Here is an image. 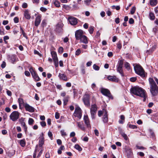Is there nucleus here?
I'll return each mask as SVG.
<instances>
[{"instance_id":"46","label":"nucleus","mask_w":158,"mask_h":158,"mask_svg":"<svg viewBox=\"0 0 158 158\" xmlns=\"http://www.w3.org/2000/svg\"><path fill=\"white\" fill-rule=\"evenodd\" d=\"M14 21L15 23H17L19 22V18L17 17H16L14 19Z\"/></svg>"},{"instance_id":"13","label":"nucleus","mask_w":158,"mask_h":158,"mask_svg":"<svg viewBox=\"0 0 158 158\" xmlns=\"http://www.w3.org/2000/svg\"><path fill=\"white\" fill-rule=\"evenodd\" d=\"M101 92L102 94L108 97H110L111 96L110 92L107 89L102 88L101 90Z\"/></svg>"},{"instance_id":"35","label":"nucleus","mask_w":158,"mask_h":158,"mask_svg":"<svg viewBox=\"0 0 158 158\" xmlns=\"http://www.w3.org/2000/svg\"><path fill=\"white\" fill-rule=\"evenodd\" d=\"M123 60H120L118 61V67H123Z\"/></svg>"},{"instance_id":"17","label":"nucleus","mask_w":158,"mask_h":158,"mask_svg":"<svg viewBox=\"0 0 158 158\" xmlns=\"http://www.w3.org/2000/svg\"><path fill=\"white\" fill-rule=\"evenodd\" d=\"M29 10H25L24 11V16L27 19H30L31 18V14L29 13Z\"/></svg>"},{"instance_id":"39","label":"nucleus","mask_w":158,"mask_h":158,"mask_svg":"<svg viewBox=\"0 0 158 158\" xmlns=\"http://www.w3.org/2000/svg\"><path fill=\"white\" fill-rule=\"evenodd\" d=\"M121 135L126 140H127L128 139V137L127 135L125 134L124 133H122L121 134Z\"/></svg>"},{"instance_id":"64","label":"nucleus","mask_w":158,"mask_h":158,"mask_svg":"<svg viewBox=\"0 0 158 158\" xmlns=\"http://www.w3.org/2000/svg\"><path fill=\"white\" fill-rule=\"evenodd\" d=\"M75 135V133L74 132H71L70 135V137H74Z\"/></svg>"},{"instance_id":"50","label":"nucleus","mask_w":158,"mask_h":158,"mask_svg":"<svg viewBox=\"0 0 158 158\" xmlns=\"http://www.w3.org/2000/svg\"><path fill=\"white\" fill-rule=\"evenodd\" d=\"M129 128L133 129L136 128H137V126H136L131 124H129Z\"/></svg>"},{"instance_id":"6","label":"nucleus","mask_w":158,"mask_h":158,"mask_svg":"<svg viewBox=\"0 0 158 158\" xmlns=\"http://www.w3.org/2000/svg\"><path fill=\"white\" fill-rule=\"evenodd\" d=\"M29 71L31 73L32 77L35 81H39L40 80V78L38 76L37 74L34 70L32 67H31L29 69Z\"/></svg>"},{"instance_id":"25","label":"nucleus","mask_w":158,"mask_h":158,"mask_svg":"<svg viewBox=\"0 0 158 158\" xmlns=\"http://www.w3.org/2000/svg\"><path fill=\"white\" fill-rule=\"evenodd\" d=\"M20 31H21L22 33L23 36H24L26 39H28V37L26 34L25 32L22 27H21V26H20Z\"/></svg>"},{"instance_id":"3","label":"nucleus","mask_w":158,"mask_h":158,"mask_svg":"<svg viewBox=\"0 0 158 158\" xmlns=\"http://www.w3.org/2000/svg\"><path fill=\"white\" fill-rule=\"evenodd\" d=\"M134 69L135 73L142 77H145V71L143 68L139 64L134 66Z\"/></svg>"},{"instance_id":"45","label":"nucleus","mask_w":158,"mask_h":158,"mask_svg":"<svg viewBox=\"0 0 158 158\" xmlns=\"http://www.w3.org/2000/svg\"><path fill=\"white\" fill-rule=\"evenodd\" d=\"M129 23L130 24H133L134 23V19L132 18H130L129 20Z\"/></svg>"},{"instance_id":"43","label":"nucleus","mask_w":158,"mask_h":158,"mask_svg":"<svg viewBox=\"0 0 158 158\" xmlns=\"http://www.w3.org/2000/svg\"><path fill=\"white\" fill-rule=\"evenodd\" d=\"M153 52L151 49H149V50H147L146 52V54H147V55H150Z\"/></svg>"},{"instance_id":"28","label":"nucleus","mask_w":158,"mask_h":158,"mask_svg":"<svg viewBox=\"0 0 158 158\" xmlns=\"http://www.w3.org/2000/svg\"><path fill=\"white\" fill-rule=\"evenodd\" d=\"M19 144L22 147H24L26 145V142L25 139L21 140L19 141Z\"/></svg>"},{"instance_id":"41","label":"nucleus","mask_w":158,"mask_h":158,"mask_svg":"<svg viewBox=\"0 0 158 158\" xmlns=\"http://www.w3.org/2000/svg\"><path fill=\"white\" fill-rule=\"evenodd\" d=\"M92 0H85L84 2L85 4L87 6H89Z\"/></svg>"},{"instance_id":"37","label":"nucleus","mask_w":158,"mask_h":158,"mask_svg":"<svg viewBox=\"0 0 158 158\" xmlns=\"http://www.w3.org/2000/svg\"><path fill=\"white\" fill-rule=\"evenodd\" d=\"M23 121L24 119L23 118H22L19 120L20 123H21L22 126L23 127L26 126L25 123Z\"/></svg>"},{"instance_id":"5","label":"nucleus","mask_w":158,"mask_h":158,"mask_svg":"<svg viewBox=\"0 0 158 158\" xmlns=\"http://www.w3.org/2000/svg\"><path fill=\"white\" fill-rule=\"evenodd\" d=\"M73 115L75 117H77L80 119L82 117L81 110L80 107L77 106L76 107Z\"/></svg>"},{"instance_id":"23","label":"nucleus","mask_w":158,"mask_h":158,"mask_svg":"<svg viewBox=\"0 0 158 158\" xmlns=\"http://www.w3.org/2000/svg\"><path fill=\"white\" fill-rule=\"evenodd\" d=\"M51 54L52 56V59H58L57 54L56 52L52 51L51 52Z\"/></svg>"},{"instance_id":"58","label":"nucleus","mask_w":158,"mask_h":158,"mask_svg":"<svg viewBox=\"0 0 158 158\" xmlns=\"http://www.w3.org/2000/svg\"><path fill=\"white\" fill-rule=\"evenodd\" d=\"M18 101L19 105H20L23 103V99L22 98H19L18 99Z\"/></svg>"},{"instance_id":"29","label":"nucleus","mask_w":158,"mask_h":158,"mask_svg":"<svg viewBox=\"0 0 158 158\" xmlns=\"http://www.w3.org/2000/svg\"><path fill=\"white\" fill-rule=\"evenodd\" d=\"M69 98V97L68 96H66L63 99L64 105L65 106L67 105Z\"/></svg>"},{"instance_id":"4","label":"nucleus","mask_w":158,"mask_h":158,"mask_svg":"<svg viewBox=\"0 0 158 158\" xmlns=\"http://www.w3.org/2000/svg\"><path fill=\"white\" fill-rule=\"evenodd\" d=\"M97 110V106L95 104H92L90 109V112L92 119L95 118V116Z\"/></svg>"},{"instance_id":"55","label":"nucleus","mask_w":158,"mask_h":158,"mask_svg":"<svg viewBox=\"0 0 158 158\" xmlns=\"http://www.w3.org/2000/svg\"><path fill=\"white\" fill-rule=\"evenodd\" d=\"M24 73H25V75L27 77H29V76H30V72L27 71H25Z\"/></svg>"},{"instance_id":"53","label":"nucleus","mask_w":158,"mask_h":158,"mask_svg":"<svg viewBox=\"0 0 158 158\" xmlns=\"http://www.w3.org/2000/svg\"><path fill=\"white\" fill-rule=\"evenodd\" d=\"M55 117L56 119H58L60 117V114H59L57 112H56L55 113Z\"/></svg>"},{"instance_id":"52","label":"nucleus","mask_w":158,"mask_h":158,"mask_svg":"<svg viewBox=\"0 0 158 158\" xmlns=\"http://www.w3.org/2000/svg\"><path fill=\"white\" fill-rule=\"evenodd\" d=\"M136 80L137 78L136 77H132L130 79V81L132 82L135 81Z\"/></svg>"},{"instance_id":"7","label":"nucleus","mask_w":158,"mask_h":158,"mask_svg":"<svg viewBox=\"0 0 158 158\" xmlns=\"http://www.w3.org/2000/svg\"><path fill=\"white\" fill-rule=\"evenodd\" d=\"M19 113L17 111H13L10 115V118L13 121L16 120L19 118Z\"/></svg>"},{"instance_id":"62","label":"nucleus","mask_w":158,"mask_h":158,"mask_svg":"<svg viewBox=\"0 0 158 158\" xmlns=\"http://www.w3.org/2000/svg\"><path fill=\"white\" fill-rule=\"evenodd\" d=\"M107 55L109 57H110L113 56V53L111 52H109L108 53Z\"/></svg>"},{"instance_id":"30","label":"nucleus","mask_w":158,"mask_h":158,"mask_svg":"<svg viewBox=\"0 0 158 158\" xmlns=\"http://www.w3.org/2000/svg\"><path fill=\"white\" fill-rule=\"evenodd\" d=\"M124 66L125 68L128 70L129 71L131 69L130 65L127 62H126L124 64Z\"/></svg>"},{"instance_id":"57","label":"nucleus","mask_w":158,"mask_h":158,"mask_svg":"<svg viewBox=\"0 0 158 158\" xmlns=\"http://www.w3.org/2000/svg\"><path fill=\"white\" fill-rule=\"evenodd\" d=\"M27 6H27V3H25V2H24L22 4V7L23 8H27Z\"/></svg>"},{"instance_id":"63","label":"nucleus","mask_w":158,"mask_h":158,"mask_svg":"<svg viewBox=\"0 0 158 158\" xmlns=\"http://www.w3.org/2000/svg\"><path fill=\"white\" fill-rule=\"evenodd\" d=\"M115 22L116 24H118L119 23V19L118 18H116L115 20Z\"/></svg>"},{"instance_id":"10","label":"nucleus","mask_w":158,"mask_h":158,"mask_svg":"<svg viewBox=\"0 0 158 158\" xmlns=\"http://www.w3.org/2000/svg\"><path fill=\"white\" fill-rule=\"evenodd\" d=\"M70 23L72 25H76L77 23V19L73 17H70L68 18Z\"/></svg>"},{"instance_id":"2","label":"nucleus","mask_w":158,"mask_h":158,"mask_svg":"<svg viewBox=\"0 0 158 158\" xmlns=\"http://www.w3.org/2000/svg\"><path fill=\"white\" fill-rule=\"evenodd\" d=\"M150 86V92L153 96H157L158 93V87L154 80L151 78L148 79Z\"/></svg>"},{"instance_id":"1","label":"nucleus","mask_w":158,"mask_h":158,"mask_svg":"<svg viewBox=\"0 0 158 158\" xmlns=\"http://www.w3.org/2000/svg\"><path fill=\"white\" fill-rule=\"evenodd\" d=\"M130 91L132 94L137 96L143 98V100L144 101H145L146 94L144 90L140 88L134 87L131 88Z\"/></svg>"},{"instance_id":"56","label":"nucleus","mask_w":158,"mask_h":158,"mask_svg":"<svg viewBox=\"0 0 158 158\" xmlns=\"http://www.w3.org/2000/svg\"><path fill=\"white\" fill-rule=\"evenodd\" d=\"M155 12L157 16H158V6L156 7L154 9Z\"/></svg>"},{"instance_id":"51","label":"nucleus","mask_w":158,"mask_h":158,"mask_svg":"<svg viewBox=\"0 0 158 158\" xmlns=\"http://www.w3.org/2000/svg\"><path fill=\"white\" fill-rule=\"evenodd\" d=\"M40 10L43 12H45L47 10V9L46 8H45L43 7H41L40 8Z\"/></svg>"},{"instance_id":"9","label":"nucleus","mask_w":158,"mask_h":158,"mask_svg":"<svg viewBox=\"0 0 158 158\" xmlns=\"http://www.w3.org/2000/svg\"><path fill=\"white\" fill-rule=\"evenodd\" d=\"M83 35V31L81 30H77L75 32V37L77 40H79Z\"/></svg>"},{"instance_id":"27","label":"nucleus","mask_w":158,"mask_h":158,"mask_svg":"<svg viewBox=\"0 0 158 158\" xmlns=\"http://www.w3.org/2000/svg\"><path fill=\"white\" fill-rule=\"evenodd\" d=\"M117 71L120 74L121 76L123 77L124 74L122 69V67H118Z\"/></svg>"},{"instance_id":"33","label":"nucleus","mask_w":158,"mask_h":158,"mask_svg":"<svg viewBox=\"0 0 158 158\" xmlns=\"http://www.w3.org/2000/svg\"><path fill=\"white\" fill-rule=\"evenodd\" d=\"M47 25L46 21L45 19H44L42 20L41 23V26L43 28L46 26Z\"/></svg>"},{"instance_id":"31","label":"nucleus","mask_w":158,"mask_h":158,"mask_svg":"<svg viewBox=\"0 0 158 158\" xmlns=\"http://www.w3.org/2000/svg\"><path fill=\"white\" fill-rule=\"evenodd\" d=\"M74 148L79 151H81L82 150V148L78 144L75 145Z\"/></svg>"},{"instance_id":"34","label":"nucleus","mask_w":158,"mask_h":158,"mask_svg":"<svg viewBox=\"0 0 158 158\" xmlns=\"http://www.w3.org/2000/svg\"><path fill=\"white\" fill-rule=\"evenodd\" d=\"M54 4L55 6L57 7H59L60 6V3L59 1H58L57 0H56L54 2Z\"/></svg>"},{"instance_id":"44","label":"nucleus","mask_w":158,"mask_h":158,"mask_svg":"<svg viewBox=\"0 0 158 158\" xmlns=\"http://www.w3.org/2000/svg\"><path fill=\"white\" fill-rule=\"evenodd\" d=\"M94 69L96 70H98L99 69V67L95 64H94L93 66Z\"/></svg>"},{"instance_id":"11","label":"nucleus","mask_w":158,"mask_h":158,"mask_svg":"<svg viewBox=\"0 0 158 158\" xmlns=\"http://www.w3.org/2000/svg\"><path fill=\"white\" fill-rule=\"evenodd\" d=\"M83 120L85 123L88 128H91L90 124V121L88 116L87 115H85L83 118Z\"/></svg>"},{"instance_id":"18","label":"nucleus","mask_w":158,"mask_h":158,"mask_svg":"<svg viewBox=\"0 0 158 158\" xmlns=\"http://www.w3.org/2000/svg\"><path fill=\"white\" fill-rule=\"evenodd\" d=\"M44 143V134L43 133H42L39 140V145L40 147H42Z\"/></svg>"},{"instance_id":"22","label":"nucleus","mask_w":158,"mask_h":158,"mask_svg":"<svg viewBox=\"0 0 158 158\" xmlns=\"http://www.w3.org/2000/svg\"><path fill=\"white\" fill-rule=\"evenodd\" d=\"M105 111H106L105 110ZM103 118V121L104 123H107L108 121V119L107 117V112L105 111V113L104 114V115L102 118Z\"/></svg>"},{"instance_id":"12","label":"nucleus","mask_w":158,"mask_h":158,"mask_svg":"<svg viewBox=\"0 0 158 158\" xmlns=\"http://www.w3.org/2000/svg\"><path fill=\"white\" fill-rule=\"evenodd\" d=\"M41 15H38L35 19V25L37 27L40 24L41 21Z\"/></svg>"},{"instance_id":"48","label":"nucleus","mask_w":158,"mask_h":158,"mask_svg":"<svg viewBox=\"0 0 158 158\" xmlns=\"http://www.w3.org/2000/svg\"><path fill=\"white\" fill-rule=\"evenodd\" d=\"M81 53V51L80 49H77L76 51L75 55H76L78 56Z\"/></svg>"},{"instance_id":"16","label":"nucleus","mask_w":158,"mask_h":158,"mask_svg":"<svg viewBox=\"0 0 158 158\" xmlns=\"http://www.w3.org/2000/svg\"><path fill=\"white\" fill-rule=\"evenodd\" d=\"M108 79L112 81L115 82H118L119 81V79L117 78L116 76H109L107 77Z\"/></svg>"},{"instance_id":"49","label":"nucleus","mask_w":158,"mask_h":158,"mask_svg":"<svg viewBox=\"0 0 158 158\" xmlns=\"http://www.w3.org/2000/svg\"><path fill=\"white\" fill-rule=\"evenodd\" d=\"M156 44H154L151 48H150V49H151L152 51L153 52L156 49Z\"/></svg>"},{"instance_id":"36","label":"nucleus","mask_w":158,"mask_h":158,"mask_svg":"<svg viewBox=\"0 0 158 158\" xmlns=\"http://www.w3.org/2000/svg\"><path fill=\"white\" fill-rule=\"evenodd\" d=\"M94 31V27L93 26H90L89 27V31L90 34H92L93 32Z\"/></svg>"},{"instance_id":"19","label":"nucleus","mask_w":158,"mask_h":158,"mask_svg":"<svg viewBox=\"0 0 158 158\" xmlns=\"http://www.w3.org/2000/svg\"><path fill=\"white\" fill-rule=\"evenodd\" d=\"M58 77L60 80L65 81H67L68 80L67 77L64 74L59 73Z\"/></svg>"},{"instance_id":"40","label":"nucleus","mask_w":158,"mask_h":158,"mask_svg":"<svg viewBox=\"0 0 158 158\" xmlns=\"http://www.w3.org/2000/svg\"><path fill=\"white\" fill-rule=\"evenodd\" d=\"M34 122V120L32 118H30L29 119L28 123L29 125H32L33 124Z\"/></svg>"},{"instance_id":"26","label":"nucleus","mask_w":158,"mask_h":158,"mask_svg":"<svg viewBox=\"0 0 158 158\" xmlns=\"http://www.w3.org/2000/svg\"><path fill=\"white\" fill-rule=\"evenodd\" d=\"M123 56L125 58L127 59H131V58L132 56L131 54L127 53L123 55Z\"/></svg>"},{"instance_id":"59","label":"nucleus","mask_w":158,"mask_h":158,"mask_svg":"<svg viewBox=\"0 0 158 158\" xmlns=\"http://www.w3.org/2000/svg\"><path fill=\"white\" fill-rule=\"evenodd\" d=\"M40 124L43 127H44L46 126V123L44 121H42L40 123Z\"/></svg>"},{"instance_id":"8","label":"nucleus","mask_w":158,"mask_h":158,"mask_svg":"<svg viewBox=\"0 0 158 158\" xmlns=\"http://www.w3.org/2000/svg\"><path fill=\"white\" fill-rule=\"evenodd\" d=\"M89 99V96L87 94L85 95L83 98V101L84 104L87 107L89 106L90 105Z\"/></svg>"},{"instance_id":"21","label":"nucleus","mask_w":158,"mask_h":158,"mask_svg":"<svg viewBox=\"0 0 158 158\" xmlns=\"http://www.w3.org/2000/svg\"><path fill=\"white\" fill-rule=\"evenodd\" d=\"M150 4L152 6H156L157 3V0H150Z\"/></svg>"},{"instance_id":"54","label":"nucleus","mask_w":158,"mask_h":158,"mask_svg":"<svg viewBox=\"0 0 158 158\" xmlns=\"http://www.w3.org/2000/svg\"><path fill=\"white\" fill-rule=\"evenodd\" d=\"M6 66V62L3 61L2 62V64L1 65V67L3 69L5 68Z\"/></svg>"},{"instance_id":"42","label":"nucleus","mask_w":158,"mask_h":158,"mask_svg":"<svg viewBox=\"0 0 158 158\" xmlns=\"http://www.w3.org/2000/svg\"><path fill=\"white\" fill-rule=\"evenodd\" d=\"M63 48L62 47H60L58 49V52L60 53H62L63 52Z\"/></svg>"},{"instance_id":"20","label":"nucleus","mask_w":158,"mask_h":158,"mask_svg":"<svg viewBox=\"0 0 158 158\" xmlns=\"http://www.w3.org/2000/svg\"><path fill=\"white\" fill-rule=\"evenodd\" d=\"M77 123L78 127L81 130L83 131H84L85 130V127L82 123L80 122H77Z\"/></svg>"},{"instance_id":"24","label":"nucleus","mask_w":158,"mask_h":158,"mask_svg":"<svg viewBox=\"0 0 158 158\" xmlns=\"http://www.w3.org/2000/svg\"><path fill=\"white\" fill-rule=\"evenodd\" d=\"M149 18L151 20H153L155 19V16L154 13L152 12H150L149 13Z\"/></svg>"},{"instance_id":"47","label":"nucleus","mask_w":158,"mask_h":158,"mask_svg":"<svg viewBox=\"0 0 158 158\" xmlns=\"http://www.w3.org/2000/svg\"><path fill=\"white\" fill-rule=\"evenodd\" d=\"M53 62L56 67L58 66V60H53Z\"/></svg>"},{"instance_id":"32","label":"nucleus","mask_w":158,"mask_h":158,"mask_svg":"<svg viewBox=\"0 0 158 158\" xmlns=\"http://www.w3.org/2000/svg\"><path fill=\"white\" fill-rule=\"evenodd\" d=\"M117 47L120 50L121 49L122 47V45L121 41H119L117 43Z\"/></svg>"},{"instance_id":"61","label":"nucleus","mask_w":158,"mask_h":158,"mask_svg":"<svg viewBox=\"0 0 158 158\" xmlns=\"http://www.w3.org/2000/svg\"><path fill=\"white\" fill-rule=\"evenodd\" d=\"M0 34L2 35H4L5 34L4 30L3 29L2 30H0Z\"/></svg>"},{"instance_id":"14","label":"nucleus","mask_w":158,"mask_h":158,"mask_svg":"<svg viewBox=\"0 0 158 158\" xmlns=\"http://www.w3.org/2000/svg\"><path fill=\"white\" fill-rule=\"evenodd\" d=\"M24 107L26 110L30 112H33L35 111L34 108L30 106L27 104H26L24 105Z\"/></svg>"},{"instance_id":"60","label":"nucleus","mask_w":158,"mask_h":158,"mask_svg":"<svg viewBox=\"0 0 158 158\" xmlns=\"http://www.w3.org/2000/svg\"><path fill=\"white\" fill-rule=\"evenodd\" d=\"M61 135L62 136H65L66 135V134L65 132H64V130H61L60 131Z\"/></svg>"},{"instance_id":"38","label":"nucleus","mask_w":158,"mask_h":158,"mask_svg":"<svg viewBox=\"0 0 158 158\" xmlns=\"http://www.w3.org/2000/svg\"><path fill=\"white\" fill-rule=\"evenodd\" d=\"M136 8L135 6H134L132 7L130 11L131 14V15H133L135 13L136 10Z\"/></svg>"},{"instance_id":"15","label":"nucleus","mask_w":158,"mask_h":158,"mask_svg":"<svg viewBox=\"0 0 158 158\" xmlns=\"http://www.w3.org/2000/svg\"><path fill=\"white\" fill-rule=\"evenodd\" d=\"M88 38L87 36L84 35L83 36L81 37V38L79 40H80V42L82 43L85 44H87L88 43Z\"/></svg>"}]
</instances>
